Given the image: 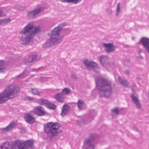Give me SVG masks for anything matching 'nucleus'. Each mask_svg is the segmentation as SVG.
<instances>
[{"label": "nucleus", "mask_w": 149, "mask_h": 149, "mask_svg": "<svg viewBox=\"0 0 149 149\" xmlns=\"http://www.w3.org/2000/svg\"><path fill=\"white\" fill-rule=\"evenodd\" d=\"M40 59V57L37 54H34L29 56L27 58L24 59L23 62L25 65L29 66Z\"/></svg>", "instance_id": "nucleus-9"}, {"label": "nucleus", "mask_w": 149, "mask_h": 149, "mask_svg": "<svg viewBox=\"0 0 149 149\" xmlns=\"http://www.w3.org/2000/svg\"><path fill=\"white\" fill-rule=\"evenodd\" d=\"M18 141L19 142L16 145L19 144L18 149H24L26 148H29L30 147L32 148L33 147L32 146L33 145V141L32 139L27 140L21 143H20V141Z\"/></svg>", "instance_id": "nucleus-10"}, {"label": "nucleus", "mask_w": 149, "mask_h": 149, "mask_svg": "<svg viewBox=\"0 0 149 149\" xmlns=\"http://www.w3.org/2000/svg\"><path fill=\"white\" fill-rule=\"evenodd\" d=\"M130 61L129 60H126L124 61V63L126 66L128 65V63H130Z\"/></svg>", "instance_id": "nucleus-38"}, {"label": "nucleus", "mask_w": 149, "mask_h": 149, "mask_svg": "<svg viewBox=\"0 0 149 149\" xmlns=\"http://www.w3.org/2000/svg\"><path fill=\"white\" fill-rule=\"evenodd\" d=\"M31 91L32 94L34 95H37L39 96H41V92H39L38 89L36 88H32Z\"/></svg>", "instance_id": "nucleus-29"}, {"label": "nucleus", "mask_w": 149, "mask_h": 149, "mask_svg": "<svg viewBox=\"0 0 149 149\" xmlns=\"http://www.w3.org/2000/svg\"><path fill=\"white\" fill-rule=\"evenodd\" d=\"M48 77H42L40 78V80L41 82H43L48 80Z\"/></svg>", "instance_id": "nucleus-32"}, {"label": "nucleus", "mask_w": 149, "mask_h": 149, "mask_svg": "<svg viewBox=\"0 0 149 149\" xmlns=\"http://www.w3.org/2000/svg\"><path fill=\"white\" fill-rule=\"evenodd\" d=\"M34 110L35 114L38 116H43L45 112L43 110V108L41 106H38L34 107Z\"/></svg>", "instance_id": "nucleus-14"}, {"label": "nucleus", "mask_w": 149, "mask_h": 149, "mask_svg": "<svg viewBox=\"0 0 149 149\" xmlns=\"http://www.w3.org/2000/svg\"><path fill=\"white\" fill-rule=\"evenodd\" d=\"M112 10L110 9H107L106 10V12L108 14H111L112 13Z\"/></svg>", "instance_id": "nucleus-36"}, {"label": "nucleus", "mask_w": 149, "mask_h": 149, "mask_svg": "<svg viewBox=\"0 0 149 149\" xmlns=\"http://www.w3.org/2000/svg\"><path fill=\"white\" fill-rule=\"evenodd\" d=\"M46 107L48 108L54 110L56 108V106L55 104L49 102L47 106H46Z\"/></svg>", "instance_id": "nucleus-28"}, {"label": "nucleus", "mask_w": 149, "mask_h": 149, "mask_svg": "<svg viewBox=\"0 0 149 149\" xmlns=\"http://www.w3.org/2000/svg\"><path fill=\"white\" fill-rule=\"evenodd\" d=\"M15 126V124L14 122H12L6 127L3 128L2 130V131L3 132L8 131L14 128Z\"/></svg>", "instance_id": "nucleus-21"}, {"label": "nucleus", "mask_w": 149, "mask_h": 149, "mask_svg": "<svg viewBox=\"0 0 149 149\" xmlns=\"http://www.w3.org/2000/svg\"><path fill=\"white\" fill-rule=\"evenodd\" d=\"M135 39V38L134 37H132V40H134Z\"/></svg>", "instance_id": "nucleus-46"}, {"label": "nucleus", "mask_w": 149, "mask_h": 149, "mask_svg": "<svg viewBox=\"0 0 149 149\" xmlns=\"http://www.w3.org/2000/svg\"><path fill=\"white\" fill-rule=\"evenodd\" d=\"M91 115H93L94 116H95L96 115V113L95 111H93V112H92L91 113Z\"/></svg>", "instance_id": "nucleus-43"}, {"label": "nucleus", "mask_w": 149, "mask_h": 149, "mask_svg": "<svg viewBox=\"0 0 149 149\" xmlns=\"http://www.w3.org/2000/svg\"><path fill=\"white\" fill-rule=\"evenodd\" d=\"M71 91L69 88H65L63 89L61 93L63 95H67L70 94L71 92Z\"/></svg>", "instance_id": "nucleus-26"}, {"label": "nucleus", "mask_w": 149, "mask_h": 149, "mask_svg": "<svg viewBox=\"0 0 149 149\" xmlns=\"http://www.w3.org/2000/svg\"><path fill=\"white\" fill-rule=\"evenodd\" d=\"M39 102L40 104L42 105H45L46 107L49 102L47 100L44 99L43 98H41L39 100Z\"/></svg>", "instance_id": "nucleus-24"}, {"label": "nucleus", "mask_w": 149, "mask_h": 149, "mask_svg": "<svg viewBox=\"0 0 149 149\" xmlns=\"http://www.w3.org/2000/svg\"><path fill=\"white\" fill-rule=\"evenodd\" d=\"M4 61H3L0 60V73L4 72Z\"/></svg>", "instance_id": "nucleus-30"}, {"label": "nucleus", "mask_w": 149, "mask_h": 149, "mask_svg": "<svg viewBox=\"0 0 149 149\" xmlns=\"http://www.w3.org/2000/svg\"><path fill=\"white\" fill-rule=\"evenodd\" d=\"M103 45L105 48V50L107 52L110 53L114 51L117 47L114 45L113 43H109L106 44L102 43Z\"/></svg>", "instance_id": "nucleus-13"}, {"label": "nucleus", "mask_w": 149, "mask_h": 149, "mask_svg": "<svg viewBox=\"0 0 149 149\" xmlns=\"http://www.w3.org/2000/svg\"><path fill=\"white\" fill-rule=\"evenodd\" d=\"M11 21L10 18L3 19H0V25L2 24H5L9 23Z\"/></svg>", "instance_id": "nucleus-27"}, {"label": "nucleus", "mask_w": 149, "mask_h": 149, "mask_svg": "<svg viewBox=\"0 0 149 149\" xmlns=\"http://www.w3.org/2000/svg\"><path fill=\"white\" fill-rule=\"evenodd\" d=\"M81 0H61L62 2L68 3H73L74 4H77L78 3L81 2Z\"/></svg>", "instance_id": "nucleus-23"}, {"label": "nucleus", "mask_w": 149, "mask_h": 149, "mask_svg": "<svg viewBox=\"0 0 149 149\" xmlns=\"http://www.w3.org/2000/svg\"><path fill=\"white\" fill-rule=\"evenodd\" d=\"M95 139L93 134L90 135L88 138H86L85 140L84 143L85 149H95V146L94 144L92 143Z\"/></svg>", "instance_id": "nucleus-8"}, {"label": "nucleus", "mask_w": 149, "mask_h": 149, "mask_svg": "<svg viewBox=\"0 0 149 149\" xmlns=\"http://www.w3.org/2000/svg\"><path fill=\"white\" fill-rule=\"evenodd\" d=\"M24 71L22 74H20L17 76L16 77H20L21 78H23L25 77V76H24L23 74V73H24Z\"/></svg>", "instance_id": "nucleus-35"}, {"label": "nucleus", "mask_w": 149, "mask_h": 149, "mask_svg": "<svg viewBox=\"0 0 149 149\" xmlns=\"http://www.w3.org/2000/svg\"><path fill=\"white\" fill-rule=\"evenodd\" d=\"M125 73L126 74H127V75H128L130 73V72L129 70H125Z\"/></svg>", "instance_id": "nucleus-42"}, {"label": "nucleus", "mask_w": 149, "mask_h": 149, "mask_svg": "<svg viewBox=\"0 0 149 149\" xmlns=\"http://www.w3.org/2000/svg\"><path fill=\"white\" fill-rule=\"evenodd\" d=\"M21 132L22 133H24L25 132V130L24 128H21L20 129Z\"/></svg>", "instance_id": "nucleus-41"}, {"label": "nucleus", "mask_w": 149, "mask_h": 149, "mask_svg": "<svg viewBox=\"0 0 149 149\" xmlns=\"http://www.w3.org/2000/svg\"><path fill=\"white\" fill-rule=\"evenodd\" d=\"M53 97L56 101L60 103H63L64 102V98L63 94L60 93H57Z\"/></svg>", "instance_id": "nucleus-17"}, {"label": "nucleus", "mask_w": 149, "mask_h": 149, "mask_svg": "<svg viewBox=\"0 0 149 149\" xmlns=\"http://www.w3.org/2000/svg\"><path fill=\"white\" fill-rule=\"evenodd\" d=\"M130 97L132 101L134 102L137 108L139 109H141V106L138 99L133 94H131Z\"/></svg>", "instance_id": "nucleus-18"}, {"label": "nucleus", "mask_w": 149, "mask_h": 149, "mask_svg": "<svg viewBox=\"0 0 149 149\" xmlns=\"http://www.w3.org/2000/svg\"><path fill=\"white\" fill-rule=\"evenodd\" d=\"M19 142L18 141L16 140L12 142L11 144L9 143L7 144L3 143V145L0 146V149H14L16 145Z\"/></svg>", "instance_id": "nucleus-12"}, {"label": "nucleus", "mask_w": 149, "mask_h": 149, "mask_svg": "<svg viewBox=\"0 0 149 149\" xmlns=\"http://www.w3.org/2000/svg\"><path fill=\"white\" fill-rule=\"evenodd\" d=\"M70 109V107L68 104H65L63 105L61 113V116L64 117Z\"/></svg>", "instance_id": "nucleus-19"}, {"label": "nucleus", "mask_w": 149, "mask_h": 149, "mask_svg": "<svg viewBox=\"0 0 149 149\" xmlns=\"http://www.w3.org/2000/svg\"><path fill=\"white\" fill-rule=\"evenodd\" d=\"M3 15V10L0 8V17H1Z\"/></svg>", "instance_id": "nucleus-37"}, {"label": "nucleus", "mask_w": 149, "mask_h": 149, "mask_svg": "<svg viewBox=\"0 0 149 149\" xmlns=\"http://www.w3.org/2000/svg\"><path fill=\"white\" fill-rule=\"evenodd\" d=\"M26 9V7L24 6H20L17 8V9L19 11H23L24 10Z\"/></svg>", "instance_id": "nucleus-34"}, {"label": "nucleus", "mask_w": 149, "mask_h": 149, "mask_svg": "<svg viewBox=\"0 0 149 149\" xmlns=\"http://www.w3.org/2000/svg\"><path fill=\"white\" fill-rule=\"evenodd\" d=\"M28 100H32L33 99V97H28Z\"/></svg>", "instance_id": "nucleus-45"}, {"label": "nucleus", "mask_w": 149, "mask_h": 149, "mask_svg": "<svg viewBox=\"0 0 149 149\" xmlns=\"http://www.w3.org/2000/svg\"><path fill=\"white\" fill-rule=\"evenodd\" d=\"M83 63L89 70H93L96 73L99 72L100 70L97 64L93 61L86 60L84 61Z\"/></svg>", "instance_id": "nucleus-5"}, {"label": "nucleus", "mask_w": 149, "mask_h": 149, "mask_svg": "<svg viewBox=\"0 0 149 149\" xmlns=\"http://www.w3.org/2000/svg\"><path fill=\"white\" fill-rule=\"evenodd\" d=\"M111 113L115 114L116 115L119 114V109L118 107H116L111 110Z\"/></svg>", "instance_id": "nucleus-31"}, {"label": "nucleus", "mask_w": 149, "mask_h": 149, "mask_svg": "<svg viewBox=\"0 0 149 149\" xmlns=\"http://www.w3.org/2000/svg\"><path fill=\"white\" fill-rule=\"evenodd\" d=\"M43 10V8L41 7L35 8L33 10L27 12L26 17L28 19H33L36 18L37 16L42 13Z\"/></svg>", "instance_id": "nucleus-6"}, {"label": "nucleus", "mask_w": 149, "mask_h": 149, "mask_svg": "<svg viewBox=\"0 0 149 149\" xmlns=\"http://www.w3.org/2000/svg\"><path fill=\"white\" fill-rule=\"evenodd\" d=\"M60 40H54L52 39L48 40L43 45L44 47H49L52 46L55 44L58 43L60 42Z\"/></svg>", "instance_id": "nucleus-15"}, {"label": "nucleus", "mask_w": 149, "mask_h": 149, "mask_svg": "<svg viewBox=\"0 0 149 149\" xmlns=\"http://www.w3.org/2000/svg\"><path fill=\"white\" fill-rule=\"evenodd\" d=\"M63 128L58 123L50 122L44 125V131L46 134H50L53 138L57 136L62 131Z\"/></svg>", "instance_id": "nucleus-4"}, {"label": "nucleus", "mask_w": 149, "mask_h": 149, "mask_svg": "<svg viewBox=\"0 0 149 149\" xmlns=\"http://www.w3.org/2000/svg\"><path fill=\"white\" fill-rule=\"evenodd\" d=\"M77 107L79 110L83 109L82 105L84 104L85 103L82 100H79L77 102Z\"/></svg>", "instance_id": "nucleus-25"}, {"label": "nucleus", "mask_w": 149, "mask_h": 149, "mask_svg": "<svg viewBox=\"0 0 149 149\" xmlns=\"http://www.w3.org/2000/svg\"><path fill=\"white\" fill-rule=\"evenodd\" d=\"M41 31L39 26H34L32 24L28 23L22 30L19 32L20 34L23 35L19 39V42L23 45L29 44L32 41L33 35L37 34Z\"/></svg>", "instance_id": "nucleus-2"}, {"label": "nucleus", "mask_w": 149, "mask_h": 149, "mask_svg": "<svg viewBox=\"0 0 149 149\" xmlns=\"http://www.w3.org/2000/svg\"><path fill=\"white\" fill-rule=\"evenodd\" d=\"M71 77H72V78H73L74 79H76L77 77L76 74H72L71 75Z\"/></svg>", "instance_id": "nucleus-39"}, {"label": "nucleus", "mask_w": 149, "mask_h": 149, "mask_svg": "<svg viewBox=\"0 0 149 149\" xmlns=\"http://www.w3.org/2000/svg\"><path fill=\"white\" fill-rule=\"evenodd\" d=\"M120 3H119L117 5V8L116 10V15L117 16H118V14L120 10Z\"/></svg>", "instance_id": "nucleus-33"}, {"label": "nucleus", "mask_w": 149, "mask_h": 149, "mask_svg": "<svg viewBox=\"0 0 149 149\" xmlns=\"http://www.w3.org/2000/svg\"><path fill=\"white\" fill-rule=\"evenodd\" d=\"M138 44H141L146 51L149 53V38L145 37L142 38Z\"/></svg>", "instance_id": "nucleus-11"}, {"label": "nucleus", "mask_w": 149, "mask_h": 149, "mask_svg": "<svg viewBox=\"0 0 149 149\" xmlns=\"http://www.w3.org/2000/svg\"><path fill=\"white\" fill-rule=\"evenodd\" d=\"M95 80L99 97L108 98L111 96L113 93L111 81L100 77L95 78Z\"/></svg>", "instance_id": "nucleus-1"}, {"label": "nucleus", "mask_w": 149, "mask_h": 149, "mask_svg": "<svg viewBox=\"0 0 149 149\" xmlns=\"http://www.w3.org/2000/svg\"><path fill=\"white\" fill-rule=\"evenodd\" d=\"M136 87V85L135 84H134L131 87V89L133 92L134 91V88Z\"/></svg>", "instance_id": "nucleus-40"}, {"label": "nucleus", "mask_w": 149, "mask_h": 149, "mask_svg": "<svg viewBox=\"0 0 149 149\" xmlns=\"http://www.w3.org/2000/svg\"><path fill=\"white\" fill-rule=\"evenodd\" d=\"M99 60L101 64L104 65L108 63V58L106 56H101L100 57Z\"/></svg>", "instance_id": "nucleus-22"}, {"label": "nucleus", "mask_w": 149, "mask_h": 149, "mask_svg": "<svg viewBox=\"0 0 149 149\" xmlns=\"http://www.w3.org/2000/svg\"><path fill=\"white\" fill-rule=\"evenodd\" d=\"M118 81L119 82L120 84L124 87H130L129 86V83L127 81L124 79H121L120 77H118Z\"/></svg>", "instance_id": "nucleus-20"}, {"label": "nucleus", "mask_w": 149, "mask_h": 149, "mask_svg": "<svg viewBox=\"0 0 149 149\" xmlns=\"http://www.w3.org/2000/svg\"><path fill=\"white\" fill-rule=\"evenodd\" d=\"M19 91V88L12 85L6 88L0 94V104L6 102L8 99H14Z\"/></svg>", "instance_id": "nucleus-3"}, {"label": "nucleus", "mask_w": 149, "mask_h": 149, "mask_svg": "<svg viewBox=\"0 0 149 149\" xmlns=\"http://www.w3.org/2000/svg\"><path fill=\"white\" fill-rule=\"evenodd\" d=\"M62 29L61 27H60V26H58L53 29L51 32L52 34L50 38L55 40L59 39L61 40L60 42L61 41L64 35L63 36L58 37V38L57 37L60 34Z\"/></svg>", "instance_id": "nucleus-7"}, {"label": "nucleus", "mask_w": 149, "mask_h": 149, "mask_svg": "<svg viewBox=\"0 0 149 149\" xmlns=\"http://www.w3.org/2000/svg\"><path fill=\"white\" fill-rule=\"evenodd\" d=\"M137 52L139 54H140L142 52V51L141 49L140 48H139L137 51Z\"/></svg>", "instance_id": "nucleus-44"}, {"label": "nucleus", "mask_w": 149, "mask_h": 149, "mask_svg": "<svg viewBox=\"0 0 149 149\" xmlns=\"http://www.w3.org/2000/svg\"><path fill=\"white\" fill-rule=\"evenodd\" d=\"M24 118L26 122L29 124H32L35 121V118L29 113H26L25 114Z\"/></svg>", "instance_id": "nucleus-16"}]
</instances>
